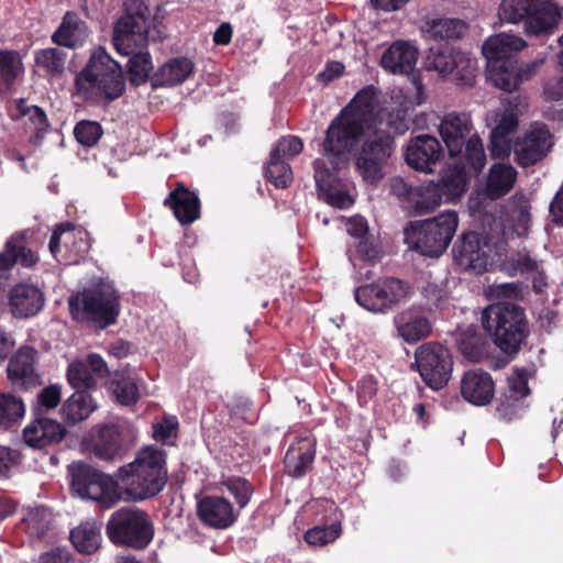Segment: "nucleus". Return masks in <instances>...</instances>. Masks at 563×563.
<instances>
[{"instance_id": "1", "label": "nucleus", "mask_w": 563, "mask_h": 563, "mask_svg": "<svg viewBox=\"0 0 563 563\" xmlns=\"http://www.w3.org/2000/svg\"><path fill=\"white\" fill-rule=\"evenodd\" d=\"M377 93L374 86H366L328 126L323 155L333 169H340L346 164L349 155L362 136L374 135L379 130L394 139L409 130L411 103L402 92H395L390 104L383 109L378 108Z\"/></svg>"}, {"instance_id": "2", "label": "nucleus", "mask_w": 563, "mask_h": 563, "mask_svg": "<svg viewBox=\"0 0 563 563\" xmlns=\"http://www.w3.org/2000/svg\"><path fill=\"white\" fill-rule=\"evenodd\" d=\"M166 452L155 445L139 450L132 462L115 473L121 500L140 503L157 496L166 486L168 472Z\"/></svg>"}, {"instance_id": "3", "label": "nucleus", "mask_w": 563, "mask_h": 563, "mask_svg": "<svg viewBox=\"0 0 563 563\" xmlns=\"http://www.w3.org/2000/svg\"><path fill=\"white\" fill-rule=\"evenodd\" d=\"M150 25L148 8L141 0H128L125 14L114 25L113 45L122 54L130 56L128 68L130 80L134 85L146 81L153 69L151 56L146 52H136L147 43Z\"/></svg>"}, {"instance_id": "4", "label": "nucleus", "mask_w": 563, "mask_h": 563, "mask_svg": "<svg viewBox=\"0 0 563 563\" xmlns=\"http://www.w3.org/2000/svg\"><path fill=\"white\" fill-rule=\"evenodd\" d=\"M125 89L121 66L102 48L92 53L75 78V95L92 103L111 102Z\"/></svg>"}, {"instance_id": "5", "label": "nucleus", "mask_w": 563, "mask_h": 563, "mask_svg": "<svg viewBox=\"0 0 563 563\" xmlns=\"http://www.w3.org/2000/svg\"><path fill=\"white\" fill-rule=\"evenodd\" d=\"M563 8L554 0H501L498 18L504 23L523 24L527 35L553 31L562 19Z\"/></svg>"}, {"instance_id": "6", "label": "nucleus", "mask_w": 563, "mask_h": 563, "mask_svg": "<svg viewBox=\"0 0 563 563\" xmlns=\"http://www.w3.org/2000/svg\"><path fill=\"white\" fill-rule=\"evenodd\" d=\"M482 323L495 344L507 353L516 352L528 335L523 310L510 302L487 307Z\"/></svg>"}, {"instance_id": "7", "label": "nucleus", "mask_w": 563, "mask_h": 563, "mask_svg": "<svg viewBox=\"0 0 563 563\" xmlns=\"http://www.w3.org/2000/svg\"><path fill=\"white\" fill-rule=\"evenodd\" d=\"M457 227V213L449 210L432 219L411 222L405 230L406 242L423 255L439 256L450 245Z\"/></svg>"}, {"instance_id": "8", "label": "nucleus", "mask_w": 563, "mask_h": 563, "mask_svg": "<svg viewBox=\"0 0 563 563\" xmlns=\"http://www.w3.org/2000/svg\"><path fill=\"white\" fill-rule=\"evenodd\" d=\"M68 306L75 320H91L102 329L113 324L120 313L119 295L111 284H101L70 297Z\"/></svg>"}, {"instance_id": "9", "label": "nucleus", "mask_w": 563, "mask_h": 563, "mask_svg": "<svg viewBox=\"0 0 563 563\" xmlns=\"http://www.w3.org/2000/svg\"><path fill=\"white\" fill-rule=\"evenodd\" d=\"M106 532L114 544L136 550L146 548L154 537L153 522L148 514L132 506H125L112 512L107 522Z\"/></svg>"}, {"instance_id": "10", "label": "nucleus", "mask_w": 563, "mask_h": 563, "mask_svg": "<svg viewBox=\"0 0 563 563\" xmlns=\"http://www.w3.org/2000/svg\"><path fill=\"white\" fill-rule=\"evenodd\" d=\"M505 251L500 238L483 236L476 232H466L455 242L453 255L455 263L464 271L483 274Z\"/></svg>"}, {"instance_id": "11", "label": "nucleus", "mask_w": 563, "mask_h": 563, "mask_svg": "<svg viewBox=\"0 0 563 563\" xmlns=\"http://www.w3.org/2000/svg\"><path fill=\"white\" fill-rule=\"evenodd\" d=\"M68 471L71 490L80 498L96 501L103 508H110L121 500L117 478L82 462L73 463Z\"/></svg>"}, {"instance_id": "12", "label": "nucleus", "mask_w": 563, "mask_h": 563, "mask_svg": "<svg viewBox=\"0 0 563 563\" xmlns=\"http://www.w3.org/2000/svg\"><path fill=\"white\" fill-rule=\"evenodd\" d=\"M358 144L361 146L354 153L355 170L363 181L376 185L385 176L384 169L394 152V142L378 130L374 135L362 136L355 146Z\"/></svg>"}, {"instance_id": "13", "label": "nucleus", "mask_w": 563, "mask_h": 563, "mask_svg": "<svg viewBox=\"0 0 563 563\" xmlns=\"http://www.w3.org/2000/svg\"><path fill=\"white\" fill-rule=\"evenodd\" d=\"M413 294L411 286L398 278L389 277L355 289L357 303L371 312L385 313L407 300Z\"/></svg>"}, {"instance_id": "14", "label": "nucleus", "mask_w": 563, "mask_h": 563, "mask_svg": "<svg viewBox=\"0 0 563 563\" xmlns=\"http://www.w3.org/2000/svg\"><path fill=\"white\" fill-rule=\"evenodd\" d=\"M426 67L440 76H452V79L463 86H472L475 79V62L466 53L450 47H431Z\"/></svg>"}, {"instance_id": "15", "label": "nucleus", "mask_w": 563, "mask_h": 563, "mask_svg": "<svg viewBox=\"0 0 563 563\" xmlns=\"http://www.w3.org/2000/svg\"><path fill=\"white\" fill-rule=\"evenodd\" d=\"M415 357L420 376L429 387L440 389L448 384L453 361L445 346L434 342L422 344L416 350Z\"/></svg>"}, {"instance_id": "16", "label": "nucleus", "mask_w": 563, "mask_h": 563, "mask_svg": "<svg viewBox=\"0 0 563 563\" xmlns=\"http://www.w3.org/2000/svg\"><path fill=\"white\" fill-rule=\"evenodd\" d=\"M554 145L553 135L541 123H534L519 137L514 146L516 161L522 167L536 165L544 158Z\"/></svg>"}, {"instance_id": "17", "label": "nucleus", "mask_w": 563, "mask_h": 563, "mask_svg": "<svg viewBox=\"0 0 563 563\" xmlns=\"http://www.w3.org/2000/svg\"><path fill=\"white\" fill-rule=\"evenodd\" d=\"M48 247L55 258L60 255L64 260L77 261L88 252L87 233L69 222L60 223L55 228Z\"/></svg>"}, {"instance_id": "18", "label": "nucleus", "mask_w": 563, "mask_h": 563, "mask_svg": "<svg viewBox=\"0 0 563 563\" xmlns=\"http://www.w3.org/2000/svg\"><path fill=\"white\" fill-rule=\"evenodd\" d=\"M473 130L471 115L466 112H450L443 117L439 125V132L448 147L451 157L463 153L465 141Z\"/></svg>"}, {"instance_id": "19", "label": "nucleus", "mask_w": 563, "mask_h": 563, "mask_svg": "<svg viewBox=\"0 0 563 563\" xmlns=\"http://www.w3.org/2000/svg\"><path fill=\"white\" fill-rule=\"evenodd\" d=\"M442 155V146L434 136L419 135L408 144L405 157L410 167L420 172L432 173Z\"/></svg>"}, {"instance_id": "20", "label": "nucleus", "mask_w": 563, "mask_h": 563, "mask_svg": "<svg viewBox=\"0 0 563 563\" xmlns=\"http://www.w3.org/2000/svg\"><path fill=\"white\" fill-rule=\"evenodd\" d=\"M397 334L412 344L428 338L432 332L431 319L417 306H411L394 317Z\"/></svg>"}, {"instance_id": "21", "label": "nucleus", "mask_w": 563, "mask_h": 563, "mask_svg": "<svg viewBox=\"0 0 563 563\" xmlns=\"http://www.w3.org/2000/svg\"><path fill=\"white\" fill-rule=\"evenodd\" d=\"M313 168L317 186L327 203L340 209L349 208L353 205L354 199L347 188L333 177L332 172L325 167L323 159H316Z\"/></svg>"}, {"instance_id": "22", "label": "nucleus", "mask_w": 563, "mask_h": 563, "mask_svg": "<svg viewBox=\"0 0 563 563\" xmlns=\"http://www.w3.org/2000/svg\"><path fill=\"white\" fill-rule=\"evenodd\" d=\"M463 398L475 406L488 405L495 395V384L489 373L483 369H471L461 379Z\"/></svg>"}, {"instance_id": "23", "label": "nucleus", "mask_w": 563, "mask_h": 563, "mask_svg": "<svg viewBox=\"0 0 563 563\" xmlns=\"http://www.w3.org/2000/svg\"><path fill=\"white\" fill-rule=\"evenodd\" d=\"M418 49L406 41L394 42L382 55L380 65L389 74L409 75L418 60Z\"/></svg>"}, {"instance_id": "24", "label": "nucleus", "mask_w": 563, "mask_h": 563, "mask_svg": "<svg viewBox=\"0 0 563 563\" xmlns=\"http://www.w3.org/2000/svg\"><path fill=\"white\" fill-rule=\"evenodd\" d=\"M65 428L56 420L37 417L23 430L25 443L34 449H42L60 442Z\"/></svg>"}, {"instance_id": "25", "label": "nucleus", "mask_w": 563, "mask_h": 563, "mask_svg": "<svg viewBox=\"0 0 563 563\" xmlns=\"http://www.w3.org/2000/svg\"><path fill=\"white\" fill-rule=\"evenodd\" d=\"M197 511L203 523L217 529H225L236 519V515L229 500L219 496L202 498L198 503Z\"/></svg>"}, {"instance_id": "26", "label": "nucleus", "mask_w": 563, "mask_h": 563, "mask_svg": "<svg viewBox=\"0 0 563 563\" xmlns=\"http://www.w3.org/2000/svg\"><path fill=\"white\" fill-rule=\"evenodd\" d=\"M527 46V42L519 35L498 33L489 36L482 46L487 64L490 62L515 60L512 57Z\"/></svg>"}, {"instance_id": "27", "label": "nucleus", "mask_w": 563, "mask_h": 563, "mask_svg": "<svg viewBox=\"0 0 563 563\" xmlns=\"http://www.w3.org/2000/svg\"><path fill=\"white\" fill-rule=\"evenodd\" d=\"M164 206L169 207L176 219L183 224H190L200 216L199 199L192 191L179 184L164 200Z\"/></svg>"}, {"instance_id": "28", "label": "nucleus", "mask_w": 563, "mask_h": 563, "mask_svg": "<svg viewBox=\"0 0 563 563\" xmlns=\"http://www.w3.org/2000/svg\"><path fill=\"white\" fill-rule=\"evenodd\" d=\"M44 306V296L34 285L19 284L10 292V308L13 316L29 318Z\"/></svg>"}, {"instance_id": "29", "label": "nucleus", "mask_w": 563, "mask_h": 563, "mask_svg": "<svg viewBox=\"0 0 563 563\" xmlns=\"http://www.w3.org/2000/svg\"><path fill=\"white\" fill-rule=\"evenodd\" d=\"M35 357L36 351L26 346L20 349L10 360L8 376L13 385L26 388L37 384L38 376L34 368Z\"/></svg>"}, {"instance_id": "30", "label": "nucleus", "mask_w": 563, "mask_h": 563, "mask_svg": "<svg viewBox=\"0 0 563 563\" xmlns=\"http://www.w3.org/2000/svg\"><path fill=\"white\" fill-rule=\"evenodd\" d=\"M508 395L498 406L499 415L508 420L512 419L520 410H522V398L529 395L528 371L515 369L508 377Z\"/></svg>"}, {"instance_id": "31", "label": "nucleus", "mask_w": 563, "mask_h": 563, "mask_svg": "<svg viewBox=\"0 0 563 563\" xmlns=\"http://www.w3.org/2000/svg\"><path fill=\"white\" fill-rule=\"evenodd\" d=\"M88 37L86 23L75 13L66 12L60 25L53 33L52 41L64 47L75 48Z\"/></svg>"}, {"instance_id": "32", "label": "nucleus", "mask_w": 563, "mask_h": 563, "mask_svg": "<svg viewBox=\"0 0 563 563\" xmlns=\"http://www.w3.org/2000/svg\"><path fill=\"white\" fill-rule=\"evenodd\" d=\"M517 179V170L509 164H494L487 177L486 192L492 199L505 196Z\"/></svg>"}, {"instance_id": "33", "label": "nucleus", "mask_w": 563, "mask_h": 563, "mask_svg": "<svg viewBox=\"0 0 563 563\" xmlns=\"http://www.w3.org/2000/svg\"><path fill=\"white\" fill-rule=\"evenodd\" d=\"M314 459L312 443L309 440H301L291 445L285 455V467L292 477H300L311 467Z\"/></svg>"}, {"instance_id": "34", "label": "nucleus", "mask_w": 563, "mask_h": 563, "mask_svg": "<svg viewBox=\"0 0 563 563\" xmlns=\"http://www.w3.org/2000/svg\"><path fill=\"white\" fill-rule=\"evenodd\" d=\"M37 261V256L24 245L23 234L13 235L0 253V273L10 269L14 263L20 262L24 266H31Z\"/></svg>"}, {"instance_id": "35", "label": "nucleus", "mask_w": 563, "mask_h": 563, "mask_svg": "<svg viewBox=\"0 0 563 563\" xmlns=\"http://www.w3.org/2000/svg\"><path fill=\"white\" fill-rule=\"evenodd\" d=\"M93 452L96 456L104 461H114L123 456L121 434L115 426H106L100 430Z\"/></svg>"}, {"instance_id": "36", "label": "nucleus", "mask_w": 563, "mask_h": 563, "mask_svg": "<svg viewBox=\"0 0 563 563\" xmlns=\"http://www.w3.org/2000/svg\"><path fill=\"white\" fill-rule=\"evenodd\" d=\"M422 31L434 41L457 40L466 32V24L460 19H434L426 21Z\"/></svg>"}, {"instance_id": "37", "label": "nucleus", "mask_w": 563, "mask_h": 563, "mask_svg": "<svg viewBox=\"0 0 563 563\" xmlns=\"http://www.w3.org/2000/svg\"><path fill=\"white\" fill-rule=\"evenodd\" d=\"M24 73L21 54L16 51H0V93H5Z\"/></svg>"}, {"instance_id": "38", "label": "nucleus", "mask_w": 563, "mask_h": 563, "mask_svg": "<svg viewBox=\"0 0 563 563\" xmlns=\"http://www.w3.org/2000/svg\"><path fill=\"white\" fill-rule=\"evenodd\" d=\"M97 408L96 402L86 390H76L62 407L64 418L69 423L87 419Z\"/></svg>"}, {"instance_id": "39", "label": "nucleus", "mask_w": 563, "mask_h": 563, "mask_svg": "<svg viewBox=\"0 0 563 563\" xmlns=\"http://www.w3.org/2000/svg\"><path fill=\"white\" fill-rule=\"evenodd\" d=\"M487 80L496 88L511 92L519 88L516 60L490 62L487 64Z\"/></svg>"}, {"instance_id": "40", "label": "nucleus", "mask_w": 563, "mask_h": 563, "mask_svg": "<svg viewBox=\"0 0 563 563\" xmlns=\"http://www.w3.org/2000/svg\"><path fill=\"white\" fill-rule=\"evenodd\" d=\"M442 201H445L439 184L430 181L426 185L415 188L411 196L413 210L418 214H426L434 211Z\"/></svg>"}, {"instance_id": "41", "label": "nucleus", "mask_w": 563, "mask_h": 563, "mask_svg": "<svg viewBox=\"0 0 563 563\" xmlns=\"http://www.w3.org/2000/svg\"><path fill=\"white\" fill-rule=\"evenodd\" d=\"M506 220L517 235L523 236L530 228V205L523 197H514L506 210Z\"/></svg>"}, {"instance_id": "42", "label": "nucleus", "mask_w": 563, "mask_h": 563, "mask_svg": "<svg viewBox=\"0 0 563 563\" xmlns=\"http://www.w3.org/2000/svg\"><path fill=\"white\" fill-rule=\"evenodd\" d=\"M466 174L460 165L448 167L443 170L441 179L437 183L443 192L445 201L461 197L466 190Z\"/></svg>"}, {"instance_id": "43", "label": "nucleus", "mask_w": 563, "mask_h": 563, "mask_svg": "<svg viewBox=\"0 0 563 563\" xmlns=\"http://www.w3.org/2000/svg\"><path fill=\"white\" fill-rule=\"evenodd\" d=\"M70 540L80 553L91 554L100 547V529L95 523L85 522L71 530Z\"/></svg>"}, {"instance_id": "44", "label": "nucleus", "mask_w": 563, "mask_h": 563, "mask_svg": "<svg viewBox=\"0 0 563 563\" xmlns=\"http://www.w3.org/2000/svg\"><path fill=\"white\" fill-rule=\"evenodd\" d=\"M67 53L63 48H43L34 54L35 65L51 77H59L65 71Z\"/></svg>"}, {"instance_id": "45", "label": "nucleus", "mask_w": 563, "mask_h": 563, "mask_svg": "<svg viewBox=\"0 0 563 563\" xmlns=\"http://www.w3.org/2000/svg\"><path fill=\"white\" fill-rule=\"evenodd\" d=\"M23 400L12 394L0 393V430H9L24 416Z\"/></svg>"}, {"instance_id": "46", "label": "nucleus", "mask_w": 563, "mask_h": 563, "mask_svg": "<svg viewBox=\"0 0 563 563\" xmlns=\"http://www.w3.org/2000/svg\"><path fill=\"white\" fill-rule=\"evenodd\" d=\"M23 523L31 537L40 539L51 529L53 515L46 507L30 508L23 516Z\"/></svg>"}, {"instance_id": "47", "label": "nucleus", "mask_w": 563, "mask_h": 563, "mask_svg": "<svg viewBox=\"0 0 563 563\" xmlns=\"http://www.w3.org/2000/svg\"><path fill=\"white\" fill-rule=\"evenodd\" d=\"M192 69L194 65L189 59L174 58L161 68L158 76L163 85L175 86L185 81Z\"/></svg>"}, {"instance_id": "48", "label": "nucleus", "mask_w": 563, "mask_h": 563, "mask_svg": "<svg viewBox=\"0 0 563 563\" xmlns=\"http://www.w3.org/2000/svg\"><path fill=\"white\" fill-rule=\"evenodd\" d=\"M136 375L121 373L114 380L113 394L117 400L124 406L135 404L140 397L139 383Z\"/></svg>"}, {"instance_id": "49", "label": "nucleus", "mask_w": 563, "mask_h": 563, "mask_svg": "<svg viewBox=\"0 0 563 563\" xmlns=\"http://www.w3.org/2000/svg\"><path fill=\"white\" fill-rule=\"evenodd\" d=\"M67 380L76 390L87 391L96 385V378L89 372L88 365L82 361H76L69 364Z\"/></svg>"}, {"instance_id": "50", "label": "nucleus", "mask_w": 563, "mask_h": 563, "mask_svg": "<svg viewBox=\"0 0 563 563\" xmlns=\"http://www.w3.org/2000/svg\"><path fill=\"white\" fill-rule=\"evenodd\" d=\"M342 533L339 522L330 526H317L305 533V540L312 547H324L335 541Z\"/></svg>"}, {"instance_id": "51", "label": "nucleus", "mask_w": 563, "mask_h": 563, "mask_svg": "<svg viewBox=\"0 0 563 563\" xmlns=\"http://www.w3.org/2000/svg\"><path fill=\"white\" fill-rule=\"evenodd\" d=\"M266 177L277 188H286L292 180V172L286 161L271 155L266 167Z\"/></svg>"}, {"instance_id": "52", "label": "nucleus", "mask_w": 563, "mask_h": 563, "mask_svg": "<svg viewBox=\"0 0 563 563\" xmlns=\"http://www.w3.org/2000/svg\"><path fill=\"white\" fill-rule=\"evenodd\" d=\"M303 148L302 141L295 135L280 137L272 148L271 155L280 159H291L297 156Z\"/></svg>"}, {"instance_id": "53", "label": "nucleus", "mask_w": 563, "mask_h": 563, "mask_svg": "<svg viewBox=\"0 0 563 563\" xmlns=\"http://www.w3.org/2000/svg\"><path fill=\"white\" fill-rule=\"evenodd\" d=\"M76 140L84 146H93L102 135L101 125L95 121H80L74 129Z\"/></svg>"}, {"instance_id": "54", "label": "nucleus", "mask_w": 563, "mask_h": 563, "mask_svg": "<svg viewBox=\"0 0 563 563\" xmlns=\"http://www.w3.org/2000/svg\"><path fill=\"white\" fill-rule=\"evenodd\" d=\"M465 159L476 170L481 172L486 164V156L482 140L477 135H472L465 141Z\"/></svg>"}, {"instance_id": "55", "label": "nucleus", "mask_w": 563, "mask_h": 563, "mask_svg": "<svg viewBox=\"0 0 563 563\" xmlns=\"http://www.w3.org/2000/svg\"><path fill=\"white\" fill-rule=\"evenodd\" d=\"M228 490L235 497L241 508L245 507L252 494V487L244 478H229L225 483Z\"/></svg>"}, {"instance_id": "56", "label": "nucleus", "mask_w": 563, "mask_h": 563, "mask_svg": "<svg viewBox=\"0 0 563 563\" xmlns=\"http://www.w3.org/2000/svg\"><path fill=\"white\" fill-rule=\"evenodd\" d=\"M62 399V389L58 385H51L37 395V411H46L58 406Z\"/></svg>"}, {"instance_id": "57", "label": "nucleus", "mask_w": 563, "mask_h": 563, "mask_svg": "<svg viewBox=\"0 0 563 563\" xmlns=\"http://www.w3.org/2000/svg\"><path fill=\"white\" fill-rule=\"evenodd\" d=\"M561 75L549 79L543 87L544 98L549 101L563 100V49L559 56Z\"/></svg>"}, {"instance_id": "58", "label": "nucleus", "mask_w": 563, "mask_h": 563, "mask_svg": "<svg viewBox=\"0 0 563 563\" xmlns=\"http://www.w3.org/2000/svg\"><path fill=\"white\" fill-rule=\"evenodd\" d=\"M489 151L493 157H505L511 152V140L505 134L492 131Z\"/></svg>"}, {"instance_id": "59", "label": "nucleus", "mask_w": 563, "mask_h": 563, "mask_svg": "<svg viewBox=\"0 0 563 563\" xmlns=\"http://www.w3.org/2000/svg\"><path fill=\"white\" fill-rule=\"evenodd\" d=\"M20 453L15 450L0 446V478L8 476L10 470L19 463Z\"/></svg>"}, {"instance_id": "60", "label": "nucleus", "mask_w": 563, "mask_h": 563, "mask_svg": "<svg viewBox=\"0 0 563 563\" xmlns=\"http://www.w3.org/2000/svg\"><path fill=\"white\" fill-rule=\"evenodd\" d=\"M376 380L372 376L363 377L357 384V399L362 406L368 404L376 395Z\"/></svg>"}, {"instance_id": "61", "label": "nucleus", "mask_w": 563, "mask_h": 563, "mask_svg": "<svg viewBox=\"0 0 563 563\" xmlns=\"http://www.w3.org/2000/svg\"><path fill=\"white\" fill-rule=\"evenodd\" d=\"M421 294L430 305L435 307L445 298V290L434 283H427L422 287Z\"/></svg>"}, {"instance_id": "62", "label": "nucleus", "mask_w": 563, "mask_h": 563, "mask_svg": "<svg viewBox=\"0 0 563 563\" xmlns=\"http://www.w3.org/2000/svg\"><path fill=\"white\" fill-rule=\"evenodd\" d=\"M176 428L177 421L173 419H164L162 422L154 426V438L157 441L166 442L174 435Z\"/></svg>"}, {"instance_id": "63", "label": "nucleus", "mask_w": 563, "mask_h": 563, "mask_svg": "<svg viewBox=\"0 0 563 563\" xmlns=\"http://www.w3.org/2000/svg\"><path fill=\"white\" fill-rule=\"evenodd\" d=\"M518 126V119L514 112H506L499 120L498 124L493 130L499 134H505L510 137Z\"/></svg>"}, {"instance_id": "64", "label": "nucleus", "mask_w": 563, "mask_h": 563, "mask_svg": "<svg viewBox=\"0 0 563 563\" xmlns=\"http://www.w3.org/2000/svg\"><path fill=\"white\" fill-rule=\"evenodd\" d=\"M542 63L543 59H537L531 63L520 65L516 60V74L518 85L520 86L523 81H527L530 78H532Z\"/></svg>"}]
</instances>
